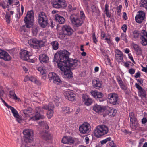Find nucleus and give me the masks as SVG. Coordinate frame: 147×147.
Instances as JSON below:
<instances>
[{"label":"nucleus","mask_w":147,"mask_h":147,"mask_svg":"<svg viewBox=\"0 0 147 147\" xmlns=\"http://www.w3.org/2000/svg\"><path fill=\"white\" fill-rule=\"evenodd\" d=\"M70 53L67 50H60L54 55L53 61L57 63L58 67L62 71L65 77L69 79L72 78V70L79 66L78 60L69 58Z\"/></svg>","instance_id":"nucleus-1"},{"label":"nucleus","mask_w":147,"mask_h":147,"mask_svg":"<svg viewBox=\"0 0 147 147\" xmlns=\"http://www.w3.org/2000/svg\"><path fill=\"white\" fill-rule=\"evenodd\" d=\"M24 135V144L26 147H30L33 146L32 143L33 133L32 131L29 130H25L23 132Z\"/></svg>","instance_id":"nucleus-2"},{"label":"nucleus","mask_w":147,"mask_h":147,"mask_svg":"<svg viewBox=\"0 0 147 147\" xmlns=\"http://www.w3.org/2000/svg\"><path fill=\"white\" fill-rule=\"evenodd\" d=\"M108 131V129L105 125H100L97 126L94 131L95 136L99 138L107 134Z\"/></svg>","instance_id":"nucleus-3"},{"label":"nucleus","mask_w":147,"mask_h":147,"mask_svg":"<svg viewBox=\"0 0 147 147\" xmlns=\"http://www.w3.org/2000/svg\"><path fill=\"white\" fill-rule=\"evenodd\" d=\"M32 55V54L26 50L22 49L20 51L19 57L22 59L34 63L35 62L34 60L30 58Z\"/></svg>","instance_id":"nucleus-4"},{"label":"nucleus","mask_w":147,"mask_h":147,"mask_svg":"<svg viewBox=\"0 0 147 147\" xmlns=\"http://www.w3.org/2000/svg\"><path fill=\"white\" fill-rule=\"evenodd\" d=\"M38 18L39 24L42 28H45L49 24L47 16L44 12H39Z\"/></svg>","instance_id":"nucleus-5"},{"label":"nucleus","mask_w":147,"mask_h":147,"mask_svg":"<svg viewBox=\"0 0 147 147\" xmlns=\"http://www.w3.org/2000/svg\"><path fill=\"white\" fill-rule=\"evenodd\" d=\"M33 12L31 11L27 13L24 19V21L25 23V25L28 28L31 27L33 25V21L34 16Z\"/></svg>","instance_id":"nucleus-6"},{"label":"nucleus","mask_w":147,"mask_h":147,"mask_svg":"<svg viewBox=\"0 0 147 147\" xmlns=\"http://www.w3.org/2000/svg\"><path fill=\"white\" fill-rule=\"evenodd\" d=\"M29 43L32 45L34 48L37 49H39L44 46V42L42 40H38L36 38L30 39Z\"/></svg>","instance_id":"nucleus-7"},{"label":"nucleus","mask_w":147,"mask_h":147,"mask_svg":"<svg viewBox=\"0 0 147 147\" xmlns=\"http://www.w3.org/2000/svg\"><path fill=\"white\" fill-rule=\"evenodd\" d=\"M107 98L109 100V102L113 105H115L119 103V101H118V97L117 94L110 93L108 94Z\"/></svg>","instance_id":"nucleus-8"},{"label":"nucleus","mask_w":147,"mask_h":147,"mask_svg":"<svg viewBox=\"0 0 147 147\" xmlns=\"http://www.w3.org/2000/svg\"><path fill=\"white\" fill-rule=\"evenodd\" d=\"M70 19L71 23L74 25L75 27H78L81 26L83 23L82 19L78 18L75 15H71L70 17Z\"/></svg>","instance_id":"nucleus-9"},{"label":"nucleus","mask_w":147,"mask_h":147,"mask_svg":"<svg viewBox=\"0 0 147 147\" xmlns=\"http://www.w3.org/2000/svg\"><path fill=\"white\" fill-rule=\"evenodd\" d=\"M92 95L98 101L100 102H102L104 100L103 98L104 94L102 92H99L97 91L91 92Z\"/></svg>","instance_id":"nucleus-10"},{"label":"nucleus","mask_w":147,"mask_h":147,"mask_svg":"<svg viewBox=\"0 0 147 147\" xmlns=\"http://www.w3.org/2000/svg\"><path fill=\"white\" fill-rule=\"evenodd\" d=\"M63 33L65 35L70 36L72 35L74 30L69 26L65 25L62 27Z\"/></svg>","instance_id":"nucleus-11"},{"label":"nucleus","mask_w":147,"mask_h":147,"mask_svg":"<svg viewBox=\"0 0 147 147\" xmlns=\"http://www.w3.org/2000/svg\"><path fill=\"white\" fill-rule=\"evenodd\" d=\"M65 98L71 101H75L76 100L75 94L71 91L66 92L64 93Z\"/></svg>","instance_id":"nucleus-12"},{"label":"nucleus","mask_w":147,"mask_h":147,"mask_svg":"<svg viewBox=\"0 0 147 147\" xmlns=\"http://www.w3.org/2000/svg\"><path fill=\"white\" fill-rule=\"evenodd\" d=\"M89 126V124L87 123H85L82 125L79 128L80 133L83 134L88 133L90 131Z\"/></svg>","instance_id":"nucleus-13"},{"label":"nucleus","mask_w":147,"mask_h":147,"mask_svg":"<svg viewBox=\"0 0 147 147\" xmlns=\"http://www.w3.org/2000/svg\"><path fill=\"white\" fill-rule=\"evenodd\" d=\"M140 39L141 44L143 46L147 45V32L145 30H143L141 31Z\"/></svg>","instance_id":"nucleus-14"},{"label":"nucleus","mask_w":147,"mask_h":147,"mask_svg":"<svg viewBox=\"0 0 147 147\" xmlns=\"http://www.w3.org/2000/svg\"><path fill=\"white\" fill-rule=\"evenodd\" d=\"M10 109L11 110L14 117L16 118V120L19 123H20L22 122V119L17 111L13 107L10 106Z\"/></svg>","instance_id":"nucleus-15"},{"label":"nucleus","mask_w":147,"mask_h":147,"mask_svg":"<svg viewBox=\"0 0 147 147\" xmlns=\"http://www.w3.org/2000/svg\"><path fill=\"white\" fill-rule=\"evenodd\" d=\"M145 17L144 13L142 11H139V13L135 17V20L137 22L141 23L144 20Z\"/></svg>","instance_id":"nucleus-16"},{"label":"nucleus","mask_w":147,"mask_h":147,"mask_svg":"<svg viewBox=\"0 0 147 147\" xmlns=\"http://www.w3.org/2000/svg\"><path fill=\"white\" fill-rule=\"evenodd\" d=\"M42 138L45 140H50L51 138L50 134H49L47 131L42 130L40 132Z\"/></svg>","instance_id":"nucleus-17"},{"label":"nucleus","mask_w":147,"mask_h":147,"mask_svg":"<svg viewBox=\"0 0 147 147\" xmlns=\"http://www.w3.org/2000/svg\"><path fill=\"white\" fill-rule=\"evenodd\" d=\"M93 86L97 89H100L102 88V81L98 80H93L92 82Z\"/></svg>","instance_id":"nucleus-18"},{"label":"nucleus","mask_w":147,"mask_h":147,"mask_svg":"<svg viewBox=\"0 0 147 147\" xmlns=\"http://www.w3.org/2000/svg\"><path fill=\"white\" fill-rule=\"evenodd\" d=\"M82 100L85 104L87 106L91 105L92 102V100L90 98H88L86 96H82Z\"/></svg>","instance_id":"nucleus-19"},{"label":"nucleus","mask_w":147,"mask_h":147,"mask_svg":"<svg viewBox=\"0 0 147 147\" xmlns=\"http://www.w3.org/2000/svg\"><path fill=\"white\" fill-rule=\"evenodd\" d=\"M8 56V54L7 52L3 50L0 49V58L5 61H7Z\"/></svg>","instance_id":"nucleus-20"},{"label":"nucleus","mask_w":147,"mask_h":147,"mask_svg":"<svg viewBox=\"0 0 147 147\" xmlns=\"http://www.w3.org/2000/svg\"><path fill=\"white\" fill-rule=\"evenodd\" d=\"M39 59L41 63H46L49 61V57L45 54L40 55H39Z\"/></svg>","instance_id":"nucleus-21"},{"label":"nucleus","mask_w":147,"mask_h":147,"mask_svg":"<svg viewBox=\"0 0 147 147\" xmlns=\"http://www.w3.org/2000/svg\"><path fill=\"white\" fill-rule=\"evenodd\" d=\"M93 109L96 112L99 113H100L104 111L105 109L102 107L101 106L96 104L94 105Z\"/></svg>","instance_id":"nucleus-22"},{"label":"nucleus","mask_w":147,"mask_h":147,"mask_svg":"<svg viewBox=\"0 0 147 147\" xmlns=\"http://www.w3.org/2000/svg\"><path fill=\"white\" fill-rule=\"evenodd\" d=\"M55 16L56 21L58 22L60 24H63L65 22V20L63 17L58 14L55 15Z\"/></svg>","instance_id":"nucleus-23"},{"label":"nucleus","mask_w":147,"mask_h":147,"mask_svg":"<svg viewBox=\"0 0 147 147\" xmlns=\"http://www.w3.org/2000/svg\"><path fill=\"white\" fill-rule=\"evenodd\" d=\"M44 117L40 115V114L38 112H37L35 114L34 116L32 117H31V118L33 120H37L40 119H42Z\"/></svg>","instance_id":"nucleus-24"},{"label":"nucleus","mask_w":147,"mask_h":147,"mask_svg":"<svg viewBox=\"0 0 147 147\" xmlns=\"http://www.w3.org/2000/svg\"><path fill=\"white\" fill-rule=\"evenodd\" d=\"M11 44V45L10 46V53L11 54V55L13 56L15 54V46L16 45V44L13 42L11 41V42H10V44Z\"/></svg>","instance_id":"nucleus-25"},{"label":"nucleus","mask_w":147,"mask_h":147,"mask_svg":"<svg viewBox=\"0 0 147 147\" xmlns=\"http://www.w3.org/2000/svg\"><path fill=\"white\" fill-rule=\"evenodd\" d=\"M37 69L42 75V78L45 80V79L46 78V71L42 67H38Z\"/></svg>","instance_id":"nucleus-26"},{"label":"nucleus","mask_w":147,"mask_h":147,"mask_svg":"<svg viewBox=\"0 0 147 147\" xmlns=\"http://www.w3.org/2000/svg\"><path fill=\"white\" fill-rule=\"evenodd\" d=\"M42 108L48 110H53L54 108V105L51 103H50L48 105H46L42 107Z\"/></svg>","instance_id":"nucleus-27"},{"label":"nucleus","mask_w":147,"mask_h":147,"mask_svg":"<svg viewBox=\"0 0 147 147\" xmlns=\"http://www.w3.org/2000/svg\"><path fill=\"white\" fill-rule=\"evenodd\" d=\"M10 98L15 100H18V101L20 100V99L17 97L16 96L15 94L14 91L13 90L10 91Z\"/></svg>","instance_id":"nucleus-28"},{"label":"nucleus","mask_w":147,"mask_h":147,"mask_svg":"<svg viewBox=\"0 0 147 147\" xmlns=\"http://www.w3.org/2000/svg\"><path fill=\"white\" fill-rule=\"evenodd\" d=\"M138 125V123L137 120L131 122L130 127L132 128L135 129L137 128Z\"/></svg>","instance_id":"nucleus-29"},{"label":"nucleus","mask_w":147,"mask_h":147,"mask_svg":"<svg viewBox=\"0 0 147 147\" xmlns=\"http://www.w3.org/2000/svg\"><path fill=\"white\" fill-rule=\"evenodd\" d=\"M51 44L52 46V48L53 49L56 50L58 49L59 44L57 41H53L51 42Z\"/></svg>","instance_id":"nucleus-30"},{"label":"nucleus","mask_w":147,"mask_h":147,"mask_svg":"<svg viewBox=\"0 0 147 147\" xmlns=\"http://www.w3.org/2000/svg\"><path fill=\"white\" fill-rule=\"evenodd\" d=\"M38 26H34L32 29V32L33 35L36 36L37 34L39 29Z\"/></svg>","instance_id":"nucleus-31"},{"label":"nucleus","mask_w":147,"mask_h":147,"mask_svg":"<svg viewBox=\"0 0 147 147\" xmlns=\"http://www.w3.org/2000/svg\"><path fill=\"white\" fill-rule=\"evenodd\" d=\"M29 110L28 111L27 110H24L22 111V113L24 115V116L26 117L30 116V113L32 111V109L30 107H29Z\"/></svg>","instance_id":"nucleus-32"},{"label":"nucleus","mask_w":147,"mask_h":147,"mask_svg":"<svg viewBox=\"0 0 147 147\" xmlns=\"http://www.w3.org/2000/svg\"><path fill=\"white\" fill-rule=\"evenodd\" d=\"M57 75L55 73L53 72L49 73L48 75L49 80L51 81L52 80H53L55 78L56 76Z\"/></svg>","instance_id":"nucleus-33"},{"label":"nucleus","mask_w":147,"mask_h":147,"mask_svg":"<svg viewBox=\"0 0 147 147\" xmlns=\"http://www.w3.org/2000/svg\"><path fill=\"white\" fill-rule=\"evenodd\" d=\"M109 6L107 3H106L105 6V9L104 12L105 14H106L107 17L109 18H110L111 17V15L109 13V11L108 9Z\"/></svg>","instance_id":"nucleus-34"},{"label":"nucleus","mask_w":147,"mask_h":147,"mask_svg":"<svg viewBox=\"0 0 147 147\" xmlns=\"http://www.w3.org/2000/svg\"><path fill=\"white\" fill-rule=\"evenodd\" d=\"M140 4V7H143L147 10V0H141Z\"/></svg>","instance_id":"nucleus-35"},{"label":"nucleus","mask_w":147,"mask_h":147,"mask_svg":"<svg viewBox=\"0 0 147 147\" xmlns=\"http://www.w3.org/2000/svg\"><path fill=\"white\" fill-rule=\"evenodd\" d=\"M53 81L54 83L57 85L60 84L61 83V81L57 75L56 76L55 78L54 79Z\"/></svg>","instance_id":"nucleus-36"},{"label":"nucleus","mask_w":147,"mask_h":147,"mask_svg":"<svg viewBox=\"0 0 147 147\" xmlns=\"http://www.w3.org/2000/svg\"><path fill=\"white\" fill-rule=\"evenodd\" d=\"M52 6L53 7L56 9H61L60 3H57L56 1H54L51 3Z\"/></svg>","instance_id":"nucleus-37"},{"label":"nucleus","mask_w":147,"mask_h":147,"mask_svg":"<svg viewBox=\"0 0 147 147\" xmlns=\"http://www.w3.org/2000/svg\"><path fill=\"white\" fill-rule=\"evenodd\" d=\"M129 115L130 122H132L133 121L137 120L136 118L135 117V114L133 112H130L129 113Z\"/></svg>","instance_id":"nucleus-38"},{"label":"nucleus","mask_w":147,"mask_h":147,"mask_svg":"<svg viewBox=\"0 0 147 147\" xmlns=\"http://www.w3.org/2000/svg\"><path fill=\"white\" fill-rule=\"evenodd\" d=\"M139 34V31L135 30L133 32L132 36L133 38L135 39L138 38Z\"/></svg>","instance_id":"nucleus-39"},{"label":"nucleus","mask_w":147,"mask_h":147,"mask_svg":"<svg viewBox=\"0 0 147 147\" xmlns=\"http://www.w3.org/2000/svg\"><path fill=\"white\" fill-rule=\"evenodd\" d=\"M139 95L141 97H145L146 95V92L143 89L140 91H139Z\"/></svg>","instance_id":"nucleus-40"},{"label":"nucleus","mask_w":147,"mask_h":147,"mask_svg":"<svg viewBox=\"0 0 147 147\" xmlns=\"http://www.w3.org/2000/svg\"><path fill=\"white\" fill-rule=\"evenodd\" d=\"M119 55H115V58L117 61L119 62H121L123 61V54Z\"/></svg>","instance_id":"nucleus-41"},{"label":"nucleus","mask_w":147,"mask_h":147,"mask_svg":"<svg viewBox=\"0 0 147 147\" xmlns=\"http://www.w3.org/2000/svg\"><path fill=\"white\" fill-rule=\"evenodd\" d=\"M53 110H48V111L47 113V117L49 119L51 118L53 116Z\"/></svg>","instance_id":"nucleus-42"},{"label":"nucleus","mask_w":147,"mask_h":147,"mask_svg":"<svg viewBox=\"0 0 147 147\" xmlns=\"http://www.w3.org/2000/svg\"><path fill=\"white\" fill-rule=\"evenodd\" d=\"M25 26H26L25 25L23 26L20 28V30L21 32H22V33L24 34H25V32L26 31L25 28Z\"/></svg>","instance_id":"nucleus-43"},{"label":"nucleus","mask_w":147,"mask_h":147,"mask_svg":"<svg viewBox=\"0 0 147 147\" xmlns=\"http://www.w3.org/2000/svg\"><path fill=\"white\" fill-rule=\"evenodd\" d=\"M67 141L68 142L67 144H73L74 142V140L70 136L68 137Z\"/></svg>","instance_id":"nucleus-44"},{"label":"nucleus","mask_w":147,"mask_h":147,"mask_svg":"<svg viewBox=\"0 0 147 147\" xmlns=\"http://www.w3.org/2000/svg\"><path fill=\"white\" fill-rule=\"evenodd\" d=\"M68 136H65L62 139V142L64 144H67Z\"/></svg>","instance_id":"nucleus-45"},{"label":"nucleus","mask_w":147,"mask_h":147,"mask_svg":"<svg viewBox=\"0 0 147 147\" xmlns=\"http://www.w3.org/2000/svg\"><path fill=\"white\" fill-rule=\"evenodd\" d=\"M60 5L61 9L64 8L67 6L66 3L64 1H62L60 3Z\"/></svg>","instance_id":"nucleus-46"},{"label":"nucleus","mask_w":147,"mask_h":147,"mask_svg":"<svg viewBox=\"0 0 147 147\" xmlns=\"http://www.w3.org/2000/svg\"><path fill=\"white\" fill-rule=\"evenodd\" d=\"M137 52V54L138 55H141L142 53V50L140 48H138V49L136 50Z\"/></svg>","instance_id":"nucleus-47"},{"label":"nucleus","mask_w":147,"mask_h":147,"mask_svg":"<svg viewBox=\"0 0 147 147\" xmlns=\"http://www.w3.org/2000/svg\"><path fill=\"white\" fill-rule=\"evenodd\" d=\"M105 40H106L107 42L109 44H111V38L110 37H106L104 39Z\"/></svg>","instance_id":"nucleus-48"},{"label":"nucleus","mask_w":147,"mask_h":147,"mask_svg":"<svg viewBox=\"0 0 147 147\" xmlns=\"http://www.w3.org/2000/svg\"><path fill=\"white\" fill-rule=\"evenodd\" d=\"M63 111L64 113H69L71 112L69 108L68 107H66L65 108Z\"/></svg>","instance_id":"nucleus-49"},{"label":"nucleus","mask_w":147,"mask_h":147,"mask_svg":"<svg viewBox=\"0 0 147 147\" xmlns=\"http://www.w3.org/2000/svg\"><path fill=\"white\" fill-rule=\"evenodd\" d=\"M5 20L7 23H9V12H7L5 15Z\"/></svg>","instance_id":"nucleus-50"},{"label":"nucleus","mask_w":147,"mask_h":147,"mask_svg":"<svg viewBox=\"0 0 147 147\" xmlns=\"http://www.w3.org/2000/svg\"><path fill=\"white\" fill-rule=\"evenodd\" d=\"M127 36L123 33L121 35V37L125 41L126 43L127 42V40L126 38Z\"/></svg>","instance_id":"nucleus-51"},{"label":"nucleus","mask_w":147,"mask_h":147,"mask_svg":"<svg viewBox=\"0 0 147 147\" xmlns=\"http://www.w3.org/2000/svg\"><path fill=\"white\" fill-rule=\"evenodd\" d=\"M4 94L3 88L2 86H0V96H3Z\"/></svg>","instance_id":"nucleus-52"},{"label":"nucleus","mask_w":147,"mask_h":147,"mask_svg":"<svg viewBox=\"0 0 147 147\" xmlns=\"http://www.w3.org/2000/svg\"><path fill=\"white\" fill-rule=\"evenodd\" d=\"M121 29L124 32H126L127 30V26L126 24L123 25Z\"/></svg>","instance_id":"nucleus-53"},{"label":"nucleus","mask_w":147,"mask_h":147,"mask_svg":"<svg viewBox=\"0 0 147 147\" xmlns=\"http://www.w3.org/2000/svg\"><path fill=\"white\" fill-rule=\"evenodd\" d=\"M122 5H119L117 7V12L118 13H119L121 12V9L122 8Z\"/></svg>","instance_id":"nucleus-54"},{"label":"nucleus","mask_w":147,"mask_h":147,"mask_svg":"<svg viewBox=\"0 0 147 147\" xmlns=\"http://www.w3.org/2000/svg\"><path fill=\"white\" fill-rule=\"evenodd\" d=\"M136 88H137L138 90L139 91H140L143 88H142L139 84H138L137 83H136L135 84Z\"/></svg>","instance_id":"nucleus-55"},{"label":"nucleus","mask_w":147,"mask_h":147,"mask_svg":"<svg viewBox=\"0 0 147 147\" xmlns=\"http://www.w3.org/2000/svg\"><path fill=\"white\" fill-rule=\"evenodd\" d=\"M133 47L135 51L138 49V48H140L139 47L138 45L134 43H133Z\"/></svg>","instance_id":"nucleus-56"},{"label":"nucleus","mask_w":147,"mask_h":147,"mask_svg":"<svg viewBox=\"0 0 147 147\" xmlns=\"http://www.w3.org/2000/svg\"><path fill=\"white\" fill-rule=\"evenodd\" d=\"M93 40V42L95 43H96V42L97 41L96 38L95 36V33H94L92 35Z\"/></svg>","instance_id":"nucleus-57"},{"label":"nucleus","mask_w":147,"mask_h":147,"mask_svg":"<svg viewBox=\"0 0 147 147\" xmlns=\"http://www.w3.org/2000/svg\"><path fill=\"white\" fill-rule=\"evenodd\" d=\"M135 72V70L133 68L130 69L129 70V73L131 74H134Z\"/></svg>","instance_id":"nucleus-58"},{"label":"nucleus","mask_w":147,"mask_h":147,"mask_svg":"<svg viewBox=\"0 0 147 147\" xmlns=\"http://www.w3.org/2000/svg\"><path fill=\"white\" fill-rule=\"evenodd\" d=\"M117 80L120 86L123 84L122 81L120 78H117Z\"/></svg>","instance_id":"nucleus-59"},{"label":"nucleus","mask_w":147,"mask_h":147,"mask_svg":"<svg viewBox=\"0 0 147 147\" xmlns=\"http://www.w3.org/2000/svg\"><path fill=\"white\" fill-rule=\"evenodd\" d=\"M121 87V89L124 90H127V87L123 84L120 86Z\"/></svg>","instance_id":"nucleus-60"},{"label":"nucleus","mask_w":147,"mask_h":147,"mask_svg":"<svg viewBox=\"0 0 147 147\" xmlns=\"http://www.w3.org/2000/svg\"><path fill=\"white\" fill-rule=\"evenodd\" d=\"M101 38L103 39L105 38V33L104 32H102L101 33Z\"/></svg>","instance_id":"nucleus-61"},{"label":"nucleus","mask_w":147,"mask_h":147,"mask_svg":"<svg viewBox=\"0 0 147 147\" xmlns=\"http://www.w3.org/2000/svg\"><path fill=\"white\" fill-rule=\"evenodd\" d=\"M141 76L140 73L139 71L137 72L136 74L134 76V77L135 78H138V77H140Z\"/></svg>","instance_id":"nucleus-62"},{"label":"nucleus","mask_w":147,"mask_h":147,"mask_svg":"<svg viewBox=\"0 0 147 147\" xmlns=\"http://www.w3.org/2000/svg\"><path fill=\"white\" fill-rule=\"evenodd\" d=\"M34 82L38 85H40L41 84V83L38 80H37L36 78L35 80L34 81Z\"/></svg>","instance_id":"nucleus-63"},{"label":"nucleus","mask_w":147,"mask_h":147,"mask_svg":"<svg viewBox=\"0 0 147 147\" xmlns=\"http://www.w3.org/2000/svg\"><path fill=\"white\" fill-rule=\"evenodd\" d=\"M142 124H145L147 122V119L146 118H144L142 119Z\"/></svg>","instance_id":"nucleus-64"}]
</instances>
